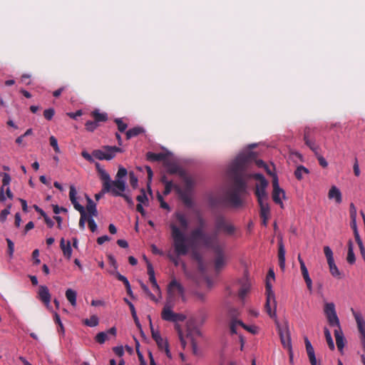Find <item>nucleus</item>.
<instances>
[{"label": "nucleus", "instance_id": "nucleus-1", "mask_svg": "<svg viewBox=\"0 0 365 365\" xmlns=\"http://www.w3.org/2000/svg\"><path fill=\"white\" fill-rule=\"evenodd\" d=\"M175 218L170 225L173 247L178 255H185L189 251V244L185 232L188 228L189 222L187 216L181 212H177Z\"/></svg>", "mask_w": 365, "mask_h": 365}, {"label": "nucleus", "instance_id": "nucleus-2", "mask_svg": "<svg viewBox=\"0 0 365 365\" xmlns=\"http://www.w3.org/2000/svg\"><path fill=\"white\" fill-rule=\"evenodd\" d=\"M197 223L198 226L192 230L190 233L192 240L195 242H200L207 249L210 247L217 248V242L220 240L217 233L206 234L205 232L206 222L201 216L197 217Z\"/></svg>", "mask_w": 365, "mask_h": 365}, {"label": "nucleus", "instance_id": "nucleus-3", "mask_svg": "<svg viewBox=\"0 0 365 365\" xmlns=\"http://www.w3.org/2000/svg\"><path fill=\"white\" fill-rule=\"evenodd\" d=\"M274 280V272L270 269L268 272L266 280V303L265 311L272 319L277 318V300L274 292L272 290V284L270 281Z\"/></svg>", "mask_w": 365, "mask_h": 365}, {"label": "nucleus", "instance_id": "nucleus-4", "mask_svg": "<svg viewBox=\"0 0 365 365\" xmlns=\"http://www.w3.org/2000/svg\"><path fill=\"white\" fill-rule=\"evenodd\" d=\"M247 185L242 180H237L234 187L227 193V200L235 207H239L242 204L240 195L246 192Z\"/></svg>", "mask_w": 365, "mask_h": 365}, {"label": "nucleus", "instance_id": "nucleus-5", "mask_svg": "<svg viewBox=\"0 0 365 365\" xmlns=\"http://www.w3.org/2000/svg\"><path fill=\"white\" fill-rule=\"evenodd\" d=\"M217 248L210 247L208 249L212 251V252L215 254V267L217 270H220L222 269L227 263V257L225 254L226 243L220 240L217 241Z\"/></svg>", "mask_w": 365, "mask_h": 365}, {"label": "nucleus", "instance_id": "nucleus-6", "mask_svg": "<svg viewBox=\"0 0 365 365\" xmlns=\"http://www.w3.org/2000/svg\"><path fill=\"white\" fill-rule=\"evenodd\" d=\"M121 152L122 149L117 146L106 145L103 147L102 150H94L92 152V155L100 160H110L115 158L117 153Z\"/></svg>", "mask_w": 365, "mask_h": 365}, {"label": "nucleus", "instance_id": "nucleus-7", "mask_svg": "<svg viewBox=\"0 0 365 365\" xmlns=\"http://www.w3.org/2000/svg\"><path fill=\"white\" fill-rule=\"evenodd\" d=\"M172 302L173 301L167 299V302L162 310L161 317L163 320L177 322H183L186 317L182 314H177L172 310Z\"/></svg>", "mask_w": 365, "mask_h": 365}, {"label": "nucleus", "instance_id": "nucleus-8", "mask_svg": "<svg viewBox=\"0 0 365 365\" xmlns=\"http://www.w3.org/2000/svg\"><path fill=\"white\" fill-rule=\"evenodd\" d=\"M253 178L258 182L256 184L255 195L257 197V201H265L268 200V195L266 192V188L268 185V182L264 177L261 174H255Z\"/></svg>", "mask_w": 365, "mask_h": 365}, {"label": "nucleus", "instance_id": "nucleus-9", "mask_svg": "<svg viewBox=\"0 0 365 365\" xmlns=\"http://www.w3.org/2000/svg\"><path fill=\"white\" fill-rule=\"evenodd\" d=\"M215 232H221L226 235H232L236 231L235 225L223 217H218L215 222Z\"/></svg>", "mask_w": 365, "mask_h": 365}, {"label": "nucleus", "instance_id": "nucleus-10", "mask_svg": "<svg viewBox=\"0 0 365 365\" xmlns=\"http://www.w3.org/2000/svg\"><path fill=\"white\" fill-rule=\"evenodd\" d=\"M125 190V182L120 179L110 180V189L106 192H111L113 196H122L128 203H131V199L126 195L123 194Z\"/></svg>", "mask_w": 365, "mask_h": 365}, {"label": "nucleus", "instance_id": "nucleus-11", "mask_svg": "<svg viewBox=\"0 0 365 365\" xmlns=\"http://www.w3.org/2000/svg\"><path fill=\"white\" fill-rule=\"evenodd\" d=\"M277 322L278 332L280 337L281 343L284 349H287L289 352L292 351V341L289 327L287 324L283 327H280L277 322V317L274 319Z\"/></svg>", "mask_w": 365, "mask_h": 365}, {"label": "nucleus", "instance_id": "nucleus-12", "mask_svg": "<svg viewBox=\"0 0 365 365\" xmlns=\"http://www.w3.org/2000/svg\"><path fill=\"white\" fill-rule=\"evenodd\" d=\"M255 158V153L250 152L248 154L239 155L231 165V169L235 173L241 171L247 163Z\"/></svg>", "mask_w": 365, "mask_h": 365}, {"label": "nucleus", "instance_id": "nucleus-13", "mask_svg": "<svg viewBox=\"0 0 365 365\" xmlns=\"http://www.w3.org/2000/svg\"><path fill=\"white\" fill-rule=\"evenodd\" d=\"M184 292L182 285L176 279H173L168 286V299L173 301L176 296H180L184 299Z\"/></svg>", "mask_w": 365, "mask_h": 365}, {"label": "nucleus", "instance_id": "nucleus-14", "mask_svg": "<svg viewBox=\"0 0 365 365\" xmlns=\"http://www.w3.org/2000/svg\"><path fill=\"white\" fill-rule=\"evenodd\" d=\"M273 192H272V198L275 203L280 205L282 208H283L284 205L282 200L285 198V192L284 190L280 188L278 182V178L277 175H273Z\"/></svg>", "mask_w": 365, "mask_h": 365}, {"label": "nucleus", "instance_id": "nucleus-15", "mask_svg": "<svg viewBox=\"0 0 365 365\" xmlns=\"http://www.w3.org/2000/svg\"><path fill=\"white\" fill-rule=\"evenodd\" d=\"M351 312L356 322L357 327L360 333L361 341L365 351V321L360 312H356L353 308L351 309Z\"/></svg>", "mask_w": 365, "mask_h": 365}, {"label": "nucleus", "instance_id": "nucleus-16", "mask_svg": "<svg viewBox=\"0 0 365 365\" xmlns=\"http://www.w3.org/2000/svg\"><path fill=\"white\" fill-rule=\"evenodd\" d=\"M147 158L148 160L152 161H162L165 165L170 168V170L172 171L173 168H172L171 161L173 160V156L170 153H148Z\"/></svg>", "mask_w": 365, "mask_h": 365}, {"label": "nucleus", "instance_id": "nucleus-17", "mask_svg": "<svg viewBox=\"0 0 365 365\" xmlns=\"http://www.w3.org/2000/svg\"><path fill=\"white\" fill-rule=\"evenodd\" d=\"M314 128L306 127L304 131V140L305 144L314 153H317L319 146L316 145L315 140L311 137L314 133Z\"/></svg>", "mask_w": 365, "mask_h": 365}, {"label": "nucleus", "instance_id": "nucleus-18", "mask_svg": "<svg viewBox=\"0 0 365 365\" xmlns=\"http://www.w3.org/2000/svg\"><path fill=\"white\" fill-rule=\"evenodd\" d=\"M76 195H77V191L76 190L75 186L71 185L70 191H69V198H70L71 203L73 205L74 208L80 212L81 215H86V212L85 211V208L83 206L80 205L78 203V202L77 201Z\"/></svg>", "mask_w": 365, "mask_h": 365}, {"label": "nucleus", "instance_id": "nucleus-19", "mask_svg": "<svg viewBox=\"0 0 365 365\" xmlns=\"http://www.w3.org/2000/svg\"><path fill=\"white\" fill-rule=\"evenodd\" d=\"M148 274L149 280L152 283L153 291L161 298V292L155 277V272L152 265L148 262Z\"/></svg>", "mask_w": 365, "mask_h": 365}, {"label": "nucleus", "instance_id": "nucleus-20", "mask_svg": "<svg viewBox=\"0 0 365 365\" xmlns=\"http://www.w3.org/2000/svg\"><path fill=\"white\" fill-rule=\"evenodd\" d=\"M38 294L40 300L48 306L51 301V294L48 287L45 285L39 286Z\"/></svg>", "mask_w": 365, "mask_h": 365}, {"label": "nucleus", "instance_id": "nucleus-21", "mask_svg": "<svg viewBox=\"0 0 365 365\" xmlns=\"http://www.w3.org/2000/svg\"><path fill=\"white\" fill-rule=\"evenodd\" d=\"M328 197L330 200H334L338 204L342 201L341 192L340 190L335 185L331 187L328 192Z\"/></svg>", "mask_w": 365, "mask_h": 365}, {"label": "nucleus", "instance_id": "nucleus-22", "mask_svg": "<svg viewBox=\"0 0 365 365\" xmlns=\"http://www.w3.org/2000/svg\"><path fill=\"white\" fill-rule=\"evenodd\" d=\"M336 344L338 349L341 351L344 346V336L341 327L336 329L334 331Z\"/></svg>", "mask_w": 365, "mask_h": 365}, {"label": "nucleus", "instance_id": "nucleus-23", "mask_svg": "<svg viewBox=\"0 0 365 365\" xmlns=\"http://www.w3.org/2000/svg\"><path fill=\"white\" fill-rule=\"evenodd\" d=\"M305 346L307 353L309 359V361L312 365H317V359L314 354V348L311 344V342L308 340V339H305Z\"/></svg>", "mask_w": 365, "mask_h": 365}, {"label": "nucleus", "instance_id": "nucleus-24", "mask_svg": "<svg viewBox=\"0 0 365 365\" xmlns=\"http://www.w3.org/2000/svg\"><path fill=\"white\" fill-rule=\"evenodd\" d=\"M60 247L61 249L62 250L64 257H66L68 259H70L72 254V249L71 247L70 241H67L66 243L65 240L63 238H61L60 242Z\"/></svg>", "mask_w": 365, "mask_h": 365}, {"label": "nucleus", "instance_id": "nucleus-25", "mask_svg": "<svg viewBox=\"0 0 365 365\" xmlns=\"http://www.w3.org/2000/svg\"><path fill=\"white\" fill-rule=\"evenodd\" d=\"M87 205L86 210L89 215L88 217H96L98 215V211L96 209V205L88 196L86 195Z\"/></svg>", "mask_w": 365, "mask_h": 365}, {"label": "nucleus", "instance_id": "nucleus-26", "mask_svg": "<svg viewBox=\"0 0 365 365\" xmlns=\"http://www.w3.org/2000/svg\"><path fill=\"white\" fill-rule=\"evenodd\" d=\"M278 258L279 265L283 270L285 268V249L282 240L279 242Z\"/></svg>", "mask_w": 365, "mask_h": 365}, {"label": "nucleus", "instance_id": "nucleus-27", "mask_svg": "<svg viewBox=\"0 0 365 365\" xmlns=\"http://www.w3.org/2000/svg\"><path fill=\"white\" fill-rule=\"evenodd\" d=\"M98 173L100 175L101 179L103 181V192H106V191H108L110 189V175H108V173L106 172L104 169L103 170H100V173Z\"/></svg>", "mask_w": 365, "mask_h": 365}, {"label": "nucleus", "instance_id": "nucleus-28", "mask_svg": "<svg viewBox=\"0 0 365 365\" xmlns=\"http://www.w3.org/2000/svg\"><path fill=\"white\" fill-rule=\"evenodd\" d=\"M91 117L99 124L102 122H106L108 119L106 113H100L98 109H95L91 113Z\"/></svg>", "mask_w": 365, "mask_h": 365}, {"label": "nucleus", "instance_id": "nucleus-29", "mask_svg": "<svg viewBox=\"0 0 365 365\" xmlns=\"http://www.w3.org/2000/svg\"><path fill=\"white\" fill-rule=\"evenodd\" d=\"M250 283L247 281V279H243L242 284L240 286L239 290V297L241 299L245 298L247 294L250 292Z\"/></svg>", "mask_w": 365, "mask_h": 365}, {"label": "nucleus", "instance_id": "nucleus-30", "mask_svg": "<svg viewBox=\"0 0 365 365\" xmlns=\"http://www.w3.org/2000/svg\"><path fill=\"white\" fill-rule=\"evenodd\" d=\"M155 342L157 343L158 347L160 349L164 350L167 356L170 359L172 356L167 340L161 337V340H156Z\"/></svg>", "mask_w": 365, "mask_h": 365}, {"label": "nucleus", "instance_id": "nucleus-31", "mask_svg": "<svg viewBox=\"0 0 365 365\" xmlns=\"http://www.w3.org/2000/svg\"><path fill=\"white\" fill-rule=\"evenodd\" d=\"M66 297L73 307L76 306L77 293L76 291L73 290L72 289H68L66 291Z\"/></svg>", "mask_w": 365, "mask_h": 365}, {"label": "nucleus", "instance_id": "nucleus-32", "mask_svg": "<svg viewBox=\"0 0 365 365\" xmlns=\"http://www.w3.org/2000/svg\"><path fill=\"white\" fill-rule=\"evenodd\" d=\"M327 263L329 265V272L334 277L341 278V272H339L337 266L336 265L334 260L331 262H328Z\"/></svg>", "mask_w": 365, "mask_h": 365}, {"label": "nucleus", "instance_id": "nucleus-33", "mask_svg": "<svg viewBox=\"0 0 365 365\" xmlns=\"http://www.w3.org/2000/svg\"><path fill=\"white\" fill-rule=\"evenodd\" d=\"M302 274L303 276V278L306 282L307 289L312 292V280L309 277V272L307 268L301 269Z\"/></svg>", "mask_w": 365, "mask_h": 365}, {"label": "nucleus", "instance_id": "nucleus-34", "mask_svg": "<svg viewBox=\"0 0 365 365\" xmlns=\"http://www.w3.org/2000/svg\"><path fill=\"white\" fill-rule=\"evenodd\" d=\"M327 318L328 322L330 326L336 327V329H339V327H341L339 319L337 317L336 313L334 314L333 315L331 314L330 316H328V317H327Z\"/></svg>", "mask_w": 365, "mask_h": 365}, {"label": "nucleus", "instance_id": "nucleus-35", "mask_svg": "<svg viewBox=\"0 0 365 365\" xmlns=\"http://www.w3.org/2000/svg\"><path fill=\"white\" fill-rule=\"evenodd\" d=\"M324 331L325 338H326V340H327V344H328L329 349L331 350H334L335 346H334V341H333L331 335V332L327 327H324Z\"/></svg>", "mask_w": 365, "mask_h": 365}, {"label": "nucleus", "instance_id": "nucleus-36", "mask_svg": "<svg viewBox=\"0 0 365 365\" xmlns=\"http://www.w3.org/2000/svg\"><path fill=\"white\" fill-rule=\"evenodd\" d=\"M99 125L100 124L93 119L85 123V128L88 132H93Z\"/></svg>", "mask_w": 365, "mask_h": 365}, {"label": "nucleus", "instance_id": "nucleus-37", "mask_svg": "<svg viewBox=\"0 0 365 365\" xmlns=\"http://www.w3.org/2000/svg\"><path fill=\"white\" fill-rule=\"evenodd\" d=\"M324 313H325L326 317L336 314V312L335 310L334 304L332 302L326 303V304L324 306Z\"/></svg>", "mask_w": 365, "mask_h": 365}, {"label": "nucleus", "instance_id": "nucleus-38", "mask_svg": "<svg viewBox=\"0 0 365 365\" xmlns=\"http://www.w3.org/2000/svg\"><path fill=\"white\" fill-rule=\"evenodd\" d=\"M84 324L88 327H96L98 324V318L96 315H93L90 319H86L83 321Z\"/></svg>", "mask_w": 365, "mask_h": 365}, {"label": "nucleus", "instance_id": "nucleus-39", "mask_svg": "<svg viewBox=\"0 0 365 365\" xmlns=\"http://www.w3.org/2000/svg\"><path fill=\"white\" fill-rule=\"evenodd\" d=\"M161 180L165 185V190L163 191V193L164 195H168L173 188V183L171 181L168 180L165 176L162 178Z\"/></svg>", "mask_w": 365, "mask_h": 365}, {"label": "nucleus", "instance_id": "nucleus-40", "mask_svg": "<svg viewBox=\"0 0 365 365\" xmlns=\"http://www.w3.org/2000/svg\"><path fill=\"white\" fill-rule=\"evenodd\" d=\"M308 173L309 171L306 168L303 166H299L295 170L294 175L298 180H301L303 178V175L307 174Z\"/></svg>", "mask_w": 365, "mask_h": 365}, {"label": "nucleus", "instance_id": "nucleus-41", "mask_svg": "<svg viewBox=\"0 0 365 365\" xmlns=\"http://www.w3.org/2000/svg\"><path fill=\"white\" fill-rule=\"evenodd\" d=\"M324 252L327 258V262L334 260L333 252L329 246L324 247Z\"/></svg>", "mask_w": 365, "mask_h": 365}, {"label": "nucleus", "instance_id": "nucleus-42", "mask_svg": "<svg viewBox=\"0 0 365 365\" xmlns=\"http://www.w3.org/2000/svg\"><path fill=\"white\" fill-rule=\"evenodd\" d=\"M11 207V204L7 205V207L1 211L0 212V221L1 222H4L6 220V217L10 213V209Z\"/></svg>", "mask_w": 365, "mask_h": 365}, {"label": "nucleus", "instance_id": "nucleus-43", "mask_svg": "<svg viewBox=\"0 0 365 365\" xmlns=\"http://www.w3.org/2000/svg\"><path fill=\"white\" fill-rule=\"evenodd\" d=\"M107 339V333L104 331L99 332L95 337L96 341L101 344H103Z\"/></svg>", "mask_w": 365, "mask_h": 365}, {"label": "nucleus", "instance_id": "nucleus-44", "mask_svg": "<svg viewBox=\"0 0 365 365\" xmlns=\"http://www.w3.org/2000/svg\"><path fill=\"white\" fill-rule=\"evenodd\" d=\"M114 122L118 125V130L121 133L124 132L128 128V125L123 123L120 118H115Z\"/></svg>", "mask_w": 365, "mask_h": 365}, {"label": "nucleus", "instance_id": "nucleus-45", "mask_svg": "<svg viewBox=\"0 0 365 365\" xmlns=\"http://www.w3.org/2000/svg\"><path fill=\"white\" fill-rule=\"evenodd\" d=\"M258 203L260 207V214L270 212L267 200L258 202Z\"/></svg>", "mask_w": 365, "mask_h": 365}, {"label": "nucleus", "instance_id": "nucleus-46", "mask_svg": "<svg viewBox=\"0 0 365 365\" xmlns=\"http://www.w3.org/2000/svg\"><path fill=\"white\" fill-rule=\"evenodd\" d=\"M255 163L258 167L264 168L265 169V170L267 171V173L273 177V175H274V174L272 173L269 167L267 165H266L263 160H257L255 161Z\"/></svg>", "mask_w": 365, "mask_h": 365}, {"label": "nucleus", "instance_id": "nucleus-47", "mask_svg": "<svg viewBox=\"0 0 365 365\" xmlns=\"http://www.w3.org/2000/svg\"><path fill=\"white\" fill-rule=\"evenodd\" d=\"M242 322L240 320H232L230 325V331L232 334H237V328L238 326L242 327Z\"/></svg>", "mask_w": 365, "mask_h": 365}, {"label": "nucleus", "instance_id": "nucleus-48", "mask_svg": "<svg viewBox=\"0 0 365 365\" xmlns=\"http://www.w3.org/2000/svg\"><path fill=\"white\" fill-rule=\"evenodd\" d=\"M49 142H50L51 146H52V148H53L54 151L56 153H60V149H59V147L58 145L57 140H56V138L54 136H51L49 138Z\"/></svg>", "mask_w": 365, "mask_h": 365}, {"label": "nucleus", "instance_id": "nucleus-49", "mask_svg": "<svg viewBox=\"0 0 365 365\" xmlns=\"http://www.w3.org/2000/svg\"><path fill=\"white\" fill-rule=\"evenodd\" d=\"M54 114H55V110L53 108L46 109L43 111V116L48 120H51L53 118Z\"/></svg>", "mask_w": 365, "mask_h": 365}, {"label": "nucleus", "instance_id": "nucleus-50", "mask_svg": "<svg viewBox=\"0 0 365 365\" xmlns=\"http://www.w3.org/2000/svg\"><path fill=\"white\" fill-rule=\"evenodd\" d=\"M128 174L127 170L123 167H119L118 173L115 176V179L122 180L123 178L125 177Z\"/></svg>", "mask_w": 365, "mask_h": 365}, {"label": "nucleus", "instance_id": "nucleus-51", "mask_svg": "<svg viewBox=\"0 0 365 365\" xmlns=\"http://www.w3.org/2000/svg\"><path fill=\"white\" fill-rule=\"evenodd\" d=\"M87 222H88V227L91 230V231L93 232H96L97 230V225L95 222L93 217H88Z\"/></svg>", "mask_w": 365, "mask_h": 365}, {"label": "nucleus", "instance_id": "nucleus-52", "mask_svg": "<svg viewBox=\"0 0 365 365\" xmlns=\"http://www.w3.org/2000/svg\"><path fill=\"white\" fill-rule=\"evenodd\" d=\"M346 260H347V262L351 264H353L355 263L356 257H355V255L354 253V250H348Z\"/></svg>", "mask_w": 365, "mask_h": 365}, {"label": "nucleus", "instance_id": "nucleus-53", "mask_svg": "<svg viewBox=\"0 0 365 365\" xmlns=\"http://www.w3.org/2000/svg\"><path fill=\"white\" fill-rule=\"evenodd\" d=\"M6 240L8 245V253L9 257H11L14 252V245L10 239L6 238Z\"/></svg>", "mask_w": 365, "mask_h": 365}, {"label": "nucleus", "instance_id": "nucleus-54", "mask_svg": "<svg viewBox=\"0 0 365 365\" xmlns=\"http://www.w3.org/2000/svg\"><path fill=\"white\" fill-rule=\"evenodd\" d=\"M242 327L252 334L258 333V328L256 326H247L242 322Z\"/></svg>", "mask_w": 365, "mask_h": 365}, {"label": "nucleus", "instance_id": "nucleus-55", "mask_svg": "<svg viewBox=\"0 0 365 365\" xmlns=\"http://www.w3.org/2000/svg\"><path fill=\"white\" fill-rule=\"evenodd\" d=\"M129 176H130V183L131 186L133 188H135L137 186V177L135 176L133 171H130L129 173Z\"/></svg>", "mask_w": 365, "mask_h": 365}, {"label": "nucleus", "instance_id": "nucleus-56", "mask_svg": "<svg viewBox=\"0 0 365 365\" xmlns=\"http://www.w3.org/2000/svg\"><path fill=\"white\" fill-rule=\"evenodd\" d=\"M2 176H3V178H2V186L1 187H4V186H6L10 183L11 177H10L9 174H8L6 173H4L2 174Z\"/></svg>", "mask_w": 365, "mask_h": 365}, {"label": "nucleus", "instance_id": "nucleus-57", "mask_svg": "<svg viewBox=\"0 0 365 365\" xmlns=\"http://www.w3.org/2000/svg\"><path fill=\"white\" fill-rule=\"evenodd\" d=\"M137 136V127H134L126 132L127 139Z\"/></svg>", "mask_w": 365, "mask_h": 365}, {"label": "nucleus", "instance_id": "nucleus-58", "mask_svg": "<svg viewBox=\"0 0 365 365\" xmlns=\"http://www.w3.org/2000/svg\"><path fill=\"white\" fill-rule=\"evenodd\" d=\"M349 212H350L351 220H354V218H356V208L353 203L350 204Z\"/></svg>", "mask_w": 365, "mask_h": 365}, {"label": "nucleus", "instance_id": "nucleus-59", "mask_svg": "<svg viewBox=\"0 0 365 365\" xmlns=\"http://www.w3.org/2000/svg\"><path fill=\"white\" fill-rule=\"evenodd\" d=\"M113 351L119 357H121L124 354L123 347L122 346L113 347Z\"/></svg>", "mask_w": 365, "mask_h": 365}, {"label": "nucleus", "instance_id": "nucleus-60", "mask_svg": "<svg viewBox=\"0 0 365 365\" xmlns=\"http://www.w3.org/2000/svg\"><path fill=\"white\" fill-rule=\"evenodd\" d=\"M141 287L143 289V290L145 291V292L149 296V297L150 298L151 300L153 301H155V302H157L158 299L155 297L154 294H153L152 293H150L149 291H148V289L146 287V286L144 284H141Z\"/></svg>", "mask_w": 365, "mask_h": 365}, {"label": "nucleus", "instance_id": "nucleus-61", "mask_svg": "<svg viewBox=\"0 0 365 365\" xmlns=\"http://www.w3.org/2000/svg\"><path fill=\"white\" fill-rule=\"evenodd\" d=\"M52 207H53V212L56 215L59 214L60 212H67V209L63 207H60L57 205H53Z\"/></svg>", "mask_w": 365, "mask_h": 365}, {"label": "nucleus", "instance_id": "nucleus-62", "mask_svg": "<svg viewBox=\"0 0 365 365\" xmlns=\"http://www.w3.org/2000/svg\"><path fill=\"white\" fill-rule=\"evenodd\" d=\"M315 154L317 155V159H318L319 165L321 166H322L323 168H327L328 165V163H327V160H325V158L324 157H322V155H318V153H315Z\"/></svg>", "mask_w": 365, "mask_h": 365}, {"label": "nucleus", "instance_id": "nucleus-63", "mask_svg": "<svg viewBox=\"0 0 365 365\" xmlns=\"http://www.w3.org/2000/svg\"><path fill=\"white\" fill-rule=\"evenodd\" d=\"M81 155L86 159L88 161L91 162V163H93L94 161L93 158V155H90L88 152L83 150L82 153H81Z\"/></svg>", "mask_w": 365, "mask_h": 365}, {"label": "nucleus", "instance_id": "nucleus-64", "mask_svg": "<svg viewBox=\"0 0 365 365\" xmlns=\"http://www.w3.org/2000/svg\"><path fill=\"white\" fill-rule=\"evenodd\" d=\"M43 219H44V221H45L46 224L47 225V226L49 228H51V227H53V225H54L53 221L47 215H46L43 217Z\"/></svg>", "mask_w": 365, "mask_h": 365}]
</instances>
